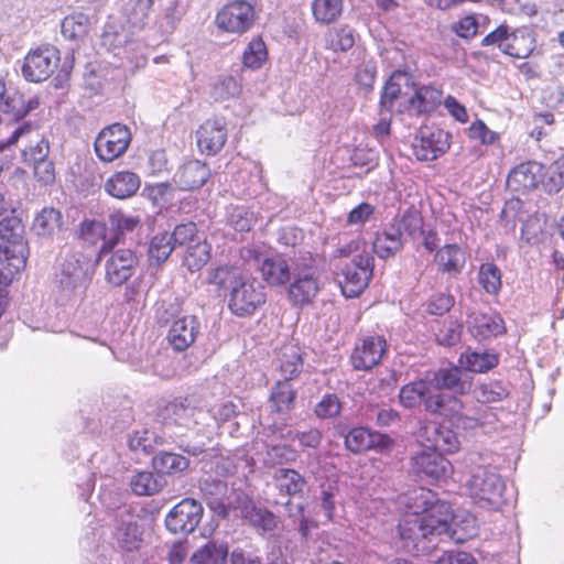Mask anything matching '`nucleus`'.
<instances>
[{
    "instance_id": "48",
    "label": "nucleus",
    "mask_w": 564,
    "mask_h": 564,
    "mask_svg": "<svg viewBox=\"0 0 564 564\" xmlns=\"http://www.w3.org/2000/svg\"><path fill=\"white\" fill-rule=\"evenodd\" d=\"M512 32L507 24H500L481 40V46H497L506 55H523V53L514 52V47L509 41H516V36H511Z\"/></svg>"
},
{
    "instance_id": "3",
    "label": "nucleus",
    "mask_w": 564,
    "mask_h": 564,
    "mask_svg": "<svg viewBox=\"0 0 564 564\" xmlns=\"http://www.w3.org/2000/svg\"><path fill=\"white\" fill-rule=\"evenodd\" d=\"M399 401L405 409L423 406L424 410L438 416L457 414L460 400L452 394L436 392L429 372L424 377L404 384L399 392Z\"/></svg>"
},
{
    "instance_id": "13",
    "label": "nucleus",
    "mask_w": 564,
    "mask_h": 564,
    "mask_svg": "<svg viewBox=\"0 0 564 564\" xmlns=\"http://www.w3.org/2000/svg\"><path fill=\"white\" fill-rule=\"evenodd\" d=\"M58 62V50L52 45H43L25 56L22 74L26 80L39 83L47 79L54 73Z\"/></svg>"
},
{
    "instance_id": "34",
    "label": "nucleus",
    "mask_w": 564,
    "mask_h": 564,
    "mask_svg": "<svg viewBox=\"0 0 564 564\" xmlns=\"http://www.w3.org/2000/svg\"><path fill=\"white\" fill-rule=\"evenodd\" d=\"M434 261L441 272L457 275L465 267L466 256L458 245L448 243L436 250Z\"/></svg>"
},
{
    "instance_id": "60",
    "label": "nucleus",
    "mask_w": 564,
    "mask_h": 564,
    "mask_svg": "<svg viewBox=\"0 0 564 564\" xmlns=\"http://www.w3.org/2000/svg\"><path fill=\"white\" fill-rule=\"evenodd\" d=\"M463 325L456 319L444 322L435 333L437 344L454 346L460 340Z\"/></svg>"
},
{
    "instance_id": "17",
    "label": "nucleus",
    "mask_w": 564,
    "mask_h": 564,
    "mask_svg": "<svg viewBox=\"0 0 564 564\" xmlns=\"http://www.w3.org/2000/svg\"><path fill=\"white\" fill-rule=\"evenodd\" d=\"M412 471L421 479L442 481L453 471L451 462L432 449H423L412 458Z\"/></svg>"
},
{
    "instance_id": "42",
    "label": "nucleus",
    "mask_w": 564,
    "mask_h": 564,
    "mask_svg": "<svg viewBox=\"0 0 564 564\" xmlns=\"http://www.w3.org/2000/svg\"><path fill=\"white\" fill-rule=\"evenodd\" d=\"M355 41V31L349 25L332 28L324 36L325 48L335 53L347 52L354 46Z\"/></svg>"
},
{
    "instance_id": "32",
    "label": "nucleus",
    "mask_w": 564,
    "mask_h": 564,
    "mask_svg": "<svg viewBox=\"0 0 564 564\" xmlns=\"http://www.w3.org/2000/svg\"><path fill=\"white\" fill-rule=\"evenodd\" d=\"M442 97V90L431 85L416 86L408 99V109L413 115L431 113L441 105Z\"/></svg>"
},
{
    "instance_id": "38",
    "label": "nucleus",
    "mask_w": 564,
    "mask_h": 564,
    "mask_svg": "<svg viewBox=\"0 0 564 564\" xmlns=\"http://www.w3.org/2000/svg\"><path fill=\"white\" fill-rule=\"evenodd\" d=\"M470 333L480 339L496 337L505 333L503 319L496 313H480L471 317Z\"/></svg>"
},
{
    "instance_id": "21",
    "label": "nucleus",
    "mask_w": 564,
    "mask_h": 564,
    "mask_svg": "<svg viewBox=\"0 0 564 564\" xmlns=\"http://www.w3.org/2000/svg\"><path fill=\"white\" fill-rule=\"evenodd\" d=\"M391 444L392 440L389 435L361 426L350 429L345 435L346 448L355 454L368 449L383 452L389 448Z\"/></svg>"
},
{
    "instance_id": "35",
    "label": "nucleus",
    "mask_w": 564,
    "mask_h": 564,
    "mask_svg": "<svg viewBox=\"0 0 564 564\" xmlns=\"http://www.w3.org/2000/svg\"><path fill=\"white\" fill-rule=\"evenodd\" d=\"M403 245L404 239L399 229L390 223L376 235L372 250L380 259H388L397 254L403 248Z\"/></svg>"
},
{
    "instance_id": "6",
    "label": "nucleus",
    "mask_w": 564,
    "mask_h": 564,
    "mask_svg": "<svg viewBox=\"0 0 564 564\" xmlns=\"http://www.w3.org/2000/svg\"><path fill=\"white\" fill-rule=\"evenodd\" d=\"M93 271L89 259L79 251L66 253L59 271L55 275V285L62 302L80 299L90 281Z\"/></svg>"
},
{
    "instance_id": "50",
    "label": "nucleus",
    "mask_w": 564,
    "mask_h": 564,
    "mask_svg": "<svg viewBox=\"0 0 564 564\" xmlns=\"http://www.w3.org/2000/svg\"><path fill=\"white\" fill-rule=\"evenodd\" d=\"M153 467L163 476V474H173L183 471L188 467V459L180 454L163 452L153 457Z\"/></svg>"
},
{
    "instance_id": "58",
    "label": "nucleus",
    "mask_w": 564,
    "mask_h": 564,
    "mask_svg": "<svg viewBox=\"0 0 564 564\" xmlns=\"http://www.w3.org/2000/svg\"><path fill=\"white\" fill-rule=\"evenodd\" d=\"M268 52L264 42L260 37H254L245 48L242 62L246 67L257 69L267 59Z\"/></svg>"
},
{
    "instance_id": "64",
    "label": "nucleus",
    "mask_w": 564,
    "mask_h": 564,
    "mask_svg": "<svg viewBox=\"0 0 564 564\" xmlns=\"http://www.w3.org/2000/svg\"><path fill=\"white\" fill-rule=\"evenodd\" d=\"M314 412L319 419H334L341 412V402L335 393H326L315 405Z\"/></svg>"
},
{
    "instance_id": "9",
    "label": "nucleus",
    "mask_w": 564,
    "mask_h": 564,
    "mask_svg": "<svg viewBox=\"0 0 564 564\" xmlns=\"http://www.w3.org/2000/svg\"><path fill=\"white\" fill-rule=\"evenodd\" d=\"M373 272V257L364 251L354 257L351 263L341 270L343 280L339 281L343 294L346 297L358 296L368 285Z\"/></svg>"
},
{
    "instance_id": "41",
    "label": "nucleus",
    "mask_w": 564,
    "mask_h": 564,
    "mask_svg": "<svg viewBox=\"0 0 564 564\" xmlns=\"http://www.w3.org/2000/svg\"><path fill=\"white\" fill-rule=\"evenodd\" d=\"M498 362V356L489 351L467 350L459 357L460 367L470 372H486L495 368Z\"/></svg>"
},
{
    "instance_id": "7",
    "label": "nucleus",
    "mask_w": 564,
    "mask_h": 564,
    "mask_svg": "<svg viewBox=\"0 0 564 564\" xmlns=\"http://www.w3.org/2000/svg\"><path fill=\"white\" fill-rule=\"evenodd\" d=\"M177 6L178 0H127L122 15L132 29L142 30L155 13L158 21H164L161 26L169 31L180 20Z\"/></svg>"
},
{
    "instance_id": "19",
    "label": "nucleus",
    "mask_w": 564,
    "mask_h": 564,
    "mask_svg": "<svg viewBox=\"0 0 564 564\" xmlns=\"http://www.w3.org/2000/svg\"><path fill=\"white\" fill-rule=\"evenodd\" d=\"M387 349L388 344L383 336H367L356 345L351 354V365L356 370H371L381 362Z\"/></svg>"
},
{
    "instance_id": "22",
    "label": "nucleus",
    "mask_w": 564,
    "mask_h": 564,
    "mask_svg": "<svg viewBox=\"0 0 564 564\" xmlns=\"http://www.w3.org/2000/svg\"><path fill=\"white\" fill-rule=\"evenodd\" d=\"M420 437L423 447L442 455L455 453L460 445L458 436L453 430L437 424L426 425Z\"/></svg>"
},
{
    "instance_id": "4",
    "label": "nucleus",
    "mask_w": 564,
    "mask_h": 564,
    "mask_svg": "<svg viewBox=\"0 0 564 564\" xmlns=\"http://www.w3.org/2000/svg\"><path fill=\"white\" fill-rule=\"evenodd\" d=\"M473 463L474 466L466 481L470 499L479 508L500 510L507 502L505 496L507 487L502 476L481 455L477 462L473 460Z\"/></svg>"
},
{
    "instance_id": "61",
    "label": "nucleus",
    "mask_w": 564,
    "mask_h": 564,
    "mask_svg": "<svg viewBox=\"0 0 564 564\" xmlns=\"http://www.w3.org/2000/svg\"><path fill=\"white\" fill-rule=\"evenodd\" d=\"M507 388L499 381L482 383L476 389V398L482 403L498 402L507 398Z\"/></svg>"
},
{
    "instance_id": "25",
    "label": "nucleus",
    "mask_w": 564,
    "mask_h": 564,
    "mask_svg": "<svg viewBox=\"0 0 564 564\" xmlns=\"http://www.w3.org/2000/svg\"><path fill=\"white\" fill-rule=\"evenodd\" d=\"M543 166L536 162H524L513 167L507 178V186L514 193H527L542 181Z\"/></svg>"
},
{
    "instance_id": "43",
    "label": "nucleus",
    "mask_w": 564,
    "mask_h": 564,
    "mask_svg": "<svg viewBox=\"0 0 564 564\" xmlns=\"http://www.w3.org/2000/svg\"><path fill=\"white\" fill-rule=\"evenodd\" d=\"M165 485L164 476L151 471H138L130 479L132 491L138 496H152Z\"/></svg>"
},
{
    "instance_id": "27",
    "label": "nucleus",
    "mask_w": 564,
    "mask_h": 564,
    "mask_svg": "<svg viewBox=\"0 0 564 564\" xmlns=\"http://www.w3.org/2000/svg\"><path fill=\"white\" fill-rule=\"evenodd\" d=\"M436 392L449 390L455 393L465 394L470 390V377L463 372L459 367L441 368L437 371H429Z\"/></svg>"
},
{
    "instance_id": "56",
    "label": "nucleus",
    "mask_w": 564,
    "mask_h": 564,
    "mask_svg": "<svg viewBox=\"0 0 564 564\" xmlns=\"http://www.w3.org/2000/svg\"><path fill=\"white\" fill-rule=\"evenodd\" d=\"M464 405L460 401V408L457 411V414L451 416H444L449 421L454 422L457 426L463 429H475L477 426H485L486 424H492L496 421V414L492 412L485 411L484 413L477 416H469L463 413Z\"/></svg>"
},
{
    "instance_id": "26",
    "label": "nucleus",
    "mask_w": 564,
    "mask_h": 564,
    "mask_svg": "<svg viewBox=\"0 0 564 564\" xmlns=\"http://www.w3.org/2000/svg\"><path fill=\"white\" fill-rule=\"evenodd\" d=\"M199 333V322L196 316H183L173 322L167 340L176 351H184L195 341Z\"/></svg>"
},
{
    "instance_id": "46",
    "label": "nucleus",
    "mask_w": 564,
    "mask_h": 564,
    "mask_svg": "<svg viewBox=\"0 0 564 564\" xmlns=\"http://www.w3.org/2000/svg\"><path fill=\"white\" fill-rule=\"evenodd\" d=\"M228 546L210 541L198 549L191 557L192 564H226Z\"/></svg>"
},
{
    "instance_id": "15",
    "label": "nucleus",
    "mask_w": 564,
    "mask_h": 564,
    "mask_svg": "<svg viewBox=\"0 0 564 564\" xmlns=\"http://www.w3.org/2000/svg\"><path fill=\"white\" fill-rule=\"evenodd\" d=\"M101 45L115 56L133 61L142 48V43L132 37L131 32L123 26H118L112 22L105 25L101 34Z\"/></svg>"
},
{
    "instance_id": "23",
    "label": "nucleus",
    "mask_w": 564,
    "mask_h": 564,
    "mask_svg": "<svg viewBox=\"0 0 564 564\" xmlns=\"http://www.w3.org/2000/svg\"><path fill=\"white\" fill-rule=\"evenodd\" d=\"M197 145L208 155L219 152L227 140L226 122L221 118L208 119L196 131Z\"/></svg>"
},
{
    "instance_id": "14",
    "label": "nucleus",
    "mask_w": 564,
    "mask_h": 564,
    "mask_svg": "<svg viewBox=\"0 0 564 564\" xmlns=\"http://www.w3.org/2000/svg\"><path fill=\"white\" fill-rule=\"evenodd\" d=\"M204 513L199 501L185 498L174 506L165 518V525L172 533L188 534L194 532Z\"/></svg>"
},
{
    "instance_id": "55",
    "label": "nucleus",
    "mask_w": 564,
    "mask_h": 564,
    "mask_svg": "<svg viewBox=\"0 0 564 564\" xmlns=\"http://www.w3.org/2000/svg\"><path fill=\"white\" fill-rule=\"evenodd\" d=\"M109 224L116 230V236L111 237L119 241L120 236L134 231L141 224L139 216L124 214L121 210H116L109 215Z\"/></svg>"
},
{
    "instance_id": "54",
    "label": "nucleus",
    "mask_w": 564,
    "mask_h": 564,
    "mask_svg": "<svg viewBox=\"0 0 564 564\" xmlns=\"http://www.w3.org/2000/svg\"><path fill=\"white\" fill-rule=\"evenodd\" d=\"M478 282L488 294H497L501 289V271L492 262L482 263L478 272Z\"/></svg>"
},
{
    "instance_id": "39",
    "label": "nucleus",
    "mask_w": 564,
    "mask_h": 564,
    "mask_svg": "<svg viewBox=\"0 0 564 564\" xmlns=\"http://www.w3.org/2000/svg\"><path fill=\"white\" fill-rule=\"evenodd\" d=\"M272 480L279 494L286 497L301 494L306 486L305 478L297 470L291 468L275 469Z\"/></svg>"
},
{
    "instance_id": "44",
    "label": "nucleus",
    "mask_w": 564,
    "mask_h": 564,
    "mask_svg": "<svg viewBox=\"0 0 564 564\" xmlns=\"http://www.w3.org/2000/svg\"><path fill=\"white\" fill-rule=\"evenodd\" d=\"M280 371L283 380H292L303 368L301 349L294 345H285L280 352Z\"/></svg>"
},
{
    "instance_id": "53",
    "label": "nucleus",
    "mask_w": 564,
    "mask_h": 564,
    "mask_svg": "<svg viewBox=\"0 0 564 564\" xmlns=\"http://www.w3.org/2000/svg\"><path fill=\"white\" fill-rule=\"evenodd\" d=\"M392 224L402 237H414L423 228V217L415 208H409L401 216L395 217Z\"/></svg>"
},
{
    "instance_id": "49",
    "label": "nucleus",
    "mask_w": 564,
    "mask_h": 564,
    "mask_svg": "<svg viewBox=\"0 0 564 564\" xmlns=\"http://www.w3.org/2000/svg\"><path fill=\"white\" fill-rule=\"evenodd\" d=\"M409 79L410 78L405 73L398 70L392 74V76L386 83L381 95L380 106L382 109L387 110L388 112L393 110L394 102L401 95V84L402 82L408 84Z\"/></svg>"
},
{
    "instance_id": "8",
    "label": "nucleus",
    "mask_w": 564,
    "mask_h": 564,
    "mask_svg": "<svg viewBox=\"0 0 564 564\" xmlns=\"http://www.w3.org/2000/svg\"><path fill=\"white\" fill-rule=\"evenodd\" d=\"M240 257L246 263L257 265L269 285H284L291 279L290 265L281 254H268L261 247L252 245L241 248Z\"/></svg>"
},
{
    "instance_id": "11",
    "label": "nucleus",
    "mask_w": 564,
    "mask_h": 564,
    "mask_svg": "<svg viewBox=\"0 0 564 564\" xmlns=\"http://www.w3.org/2000/svg\"><path fill=\"white\" fill-rule=\"evenodd\" d=\"M130 142V129L124 124L113 123L99 132L95 140V151L101 161L111 162L127 151Z\"/></svg>"
},
{
    "instance_id": "28",
    "label": "nucleus",
    "mask_w": 564,
    "mask_h": 564,
    "mask_svg": "<svg viewBox=\"0 0 564 564\" xmlns=\"http://www.w3.org/2000/svg\"><path fill=\"white\" fill-rule=\"evenodd\" d=\"M209 176L210 170L205 163L191 160L178 167L173 182L183 191H192L204 185Z\"/></svg>"
},
{
    "instance_id": "12",
    "label": "nucleus",
    "mask_w": 564,
    "mask_h": 564,
    "mask_svg": "<svg viewBox=\"0 0 564 564\" xmlns=\"http://www.w3.org/2000/svg\"><path fill=\"white\" fill-rule=\"evenodd\" d=\"M200 490L209 508L223 517H227L230 510H236L246 500L242 491L229 490L227 484L220 479L204 480Z\"/></svg>"
},
{
    "instance_id": "1",
    "label": "nucleus",
    "mask_w": 564,
    "mask_h": 564,
    "mask_svg": "<svg viewBox=\"0 0 564 564\" xmlns=\"http://www.w3.org/2000/svg\"><path fill=\"white\" fill-rule=\"evenodd\" d=\"M207 281L228 292V307L239 317L252 315L265 303V288L256 278L235 265H219L208 272Z\"/></svg>"
},
{
    "instance_id": "36",
    "label": "nucleus",
    "mask_w": 564,
    "mask_h": 564,
    "mask_svg": "<svg viewBox=\"0 0 564 564\" xmlns=\"http://www.w3.org/2000/svg\"><path fill=\"white\" fill-rule=\"evenodd\" d=\"M195 411L196 399L194 397L175 399L165 406L163 411V419L166 424H177L192 427V416L195 415Z\"/></svg>"
},
{
    "instance_id": "47",
    "label": "nucleus",
    "mask_w": 564,
    "mask_h": 564,
    "mask_svg": "<svg viewBox=\"0 0 564 564\" xmlns=\"http://www.w3.org/2000/svg\"><path fill=\"white\" fill-rule=\"evenodd\" d=\"M90 20L84 13H74L65 17L61 23L63 36L70 41L82 40L89 31Z\"/></svg>"
},
{
    "instance_id": "51",
    "label": "nucleus",
    "mask_w": 564,
    "mask_h": 564,
    "mask_svg": "<svg viewBox=\"0 0 564 564\" xmlns=\"http://www.w3.org/2000/svg\"><path fill=\"white\" fill-rule=\"evenodd\" d=\"M210 258V246L206 240H196L187 247L184 264L191 272L200 270Z\"/></svg>"
},
{
    "instance_id": "63",
    "label": "nucleus",
    "mask_w": 564,
    "mask_h": 564,
    "mask_svg": "<svg viewBox=\"0 0 564 564\" xmlns=\"http://www.w3.org/2000/svg\"><path fill=\"white\" fill-rule=\"evenodd\" d=\"M155 443V434L145 429L134 431L128 441L131 451L144 454H150L154 449Z\"/></svg>"
},
{
    "instance_id": "33",
    "label": "nucleus",
    "mask_w": 564,
    "mask_h": 564,
    "mask_svg": "<svg viewBox=\"0 0 564 564\" xmlns=\"http://www.w3.org/2000/svg\"><path fill=\"white\" fill-rule=\"evenodd\" d=\"M141 184L140 177L130 171L113 173L104 184L107 194L118 199L133 196Z\"/></svg>"
},
{
    "instance_id": "40",
    "label": "nucleus",
    "mask_w": 564,
    "mask_h": 564,
    "mask_svg": "<svg viewBox=\"0 0 564 564\" xmlns=\"http://www.w3.org/2000/svg\"><path fill=\"white\" fill-rule=\"evenodd\" d=\"M63 226L62 213L54 207H44L34 218L32 229L39 237H53Z\"/></svg>"
},
{
    "instance_id": "16",
    "label": "nucleus",
    "mask_w": 564,
    "mask_h": 564,
    "mask_svg": "<svg viewBox=\"0 0 564 564\" xmlns=\"http://www.w3.org/2000/svg\"><path fill=\"white\" fill-rule=\"evenodd\" d=\"M139 258L134 251L120 248L112 251L105 262V280L112 286L126 284L135 273Z\"/></svg>"
},
{
    "instance_id": "52",
    "label": "nucleus",
    "mask_w": 564,
    "mask_h": 564,
    "mask_svg": "<svg viewBox=\"0 0 564 564\" xmlns=\"http://www.w3.org/2000/svg\"><path fill=\"white\" fill-rule=\"evenodd\" d=\"M312 12L315 20L319 23H332L336 21L343 12V0H314Z\"/></svg>"
},
{
    "instance_id": "29",
    "label": "nucleus",
    "mask_w": 564,
    "mask_h": 564,
    "mask_svg": "<svg viewBox=\"0 0 564 564\" xmlns=\"http://www.w3.org/2000/svg\"><path fill=\"white\" fill-rule=\"evenodd\" d=\"M406 514H436L442 516L441 505H448L437 498L436 494L426 488H416L405 496Z\"/></svg>"
},
{
    "instance_id": "18",
    "label": "nucleus",
    "mask_w": 564,
    "mask_h": 564,
    "mask_svg": "<svg viewBox=\"0 0 564 564\" xmlns=\"http://www.w3.org/2000/svg\"><path fill=\"white\" fill-rule=\"evenodd\" d=\"M113 536L120 549L126 552H132L140 547L142 531L138 524V517L132 513L131 507L119 508Z\"/></svg>"
},
{
    "instance_id": "31",
    "label": "nucleus",
    "mask_w": 564,
    "mask_h": 564,
    "mask_svg": "<svg viewBox=\"0 0 564 564\" xmlns=\"http://www.w3.org/2000/svg\"><path fill=\"white\" fill-rule=\"evenodd\" d=\"M39 107V99L32 97L28 100L15 89L4 88L2 90V113L10 117V121H19L32 110Z\"/></svg>"
},
{
    "instance_id": "45",
    "label": "nucleus",
    "mask_w": 564,
    "mask_h": 564,
    "mask_svg": "<svg viewBox=\"0 0 564 564\" xmlns=\"http://www.w3.org/2000/svg\"><path fill=\"white\" fill-rule=\"evenodd\" d=\"M296 391L290 380H280L273 387L270 402L271 408L279 413H288L294 403Z\"/></svg>"
},
{
    "instance_id": "57",
    "label": "nucleus",
    "mask_w": 564,
    "mask_h": 564,
    "mask_svg": "<svg viewBox=\"0 0 564 564\" xmlns=\"http://www.w3.org/2000/svg\"><path fill=\"white\" fill-rule=\"evenodd\" d=\"M227 221L237 231H249L256 223V217L246 206H230Z\"/></svg>"
},
{
    "instance_id": "20",
    "label": "nucleus",
    "mask_w": 564,
    "mask_h": 564,
    "mask_svg": "<svg viewBox=\"0 0 564 564\" xmlns=\"http://www.w3.org/2000/svg\"><path fill=\"white\" fill-rule=\"evenodd\" d=\"M451 134L442 129H422L413 143V153L419 161H433L449 149Z\"/></svg>"
},
{
    "instance_id": "10",
    "label": "nucleus",
    "mask_w": 564,
    "mask_h": 564,
    "mask_svg": "<svg viewBox=\"0 0 564 564\" xmlns=\"http://www.w3.org/2000/svg\"><path fill=\"white\" fill-rule=\"evenodd\" d=\"M256 11L253 6L245 0H237L224 6L215 18V24L224 32L243 34L253 24Z\"/></svg>"
},
{
    "instance_id": "30",
    "label": "nucleus",
    "mask_w": 564,
    "mask_h": 564,
    "mask_svg": "<svg viewBox=\"0 0 564 564\" xmlns=\"http://www.w3.org/2000/svg\"><path fill=\"white\" fill-rule=\"evenodd\" d=\"M236 510H239L240 516L257 530L271 532L278 527V517L269 509L253 503L247 496Z\"/></svg>"
},
{
    "instance_id": "62",
    "label": "nucleus",
    "mask_w": 564,
    "mask_h": 564,
    "mask_svg": "<svg viewBox=\"0 0 564 564\" xmlns=\"http://www.w3.org/2000/svg\"><path fill=\"white\" fill-rule=\"evenodd\" d=\"M240 91V82L234 76H227L215 84L212 96L217 101H225L239 96Z\"/></svg>"
},
{
    "instance_id": "37",
    "label": "nucleus",
    "mask_w": 564,
    "mask_h": 564,
    "mask_svg": "<svg viewBox=\"0 0 564 564\" xmlns=\"http://www.w3.org/2000/svg\"><path fill=\"white\" fill-rule=\"evenodd\" d=\"M79 235L80 238L89 245H96L98 241L102 240L99 257L111 251L117 245V239H107L106 224L96 219H85L79 226Z\"/></svg>"
},
{
    "instance_id": "5",
    "label": "nucleus",
    "mask_w": 564,
    "mask_h": 564,
    "mask_svg": "<svg viewBox=\"0 0 564 564\" xmlns=\"http://www.w3.org/2000/svg\"><path fill=\"white\" fill-rule=\"evenodd\" d=\"M25 228L15 209L6 215L2 207V285L11 283L26 265Z\"/></svg>"
},
{
    "instance_id": "24",
    "label": "nucleus",
    "mask_w": 564,
    "mask_h": 564,
    "mask_svg": "<svg viewBox=\"0 0 564 564\" xmlns=\"http://www.w3.org/2000/svg\"><path fill=\"white\" fill-rule=\"evenodd\" d=\"M319 291V283L312 270L293 273L288 289L290 302L295 306H305L313 302Z\"/></svg>"
},
{
    "instance_id": "2",
    "label": "nucleus",
    "mask_w": 564,
    "mask_h": 564,
    "mask_svg": "<svg viewBox=\"0 0 564 564\" xmlns=\"http://www.w3.org/2000/svg\"><path fill=\"white\" fill-rule=\"evenodd\" d=\"M442 516L436 514H405L399 523V534L402 547L415 555L430 553L435 549L437 538L453 536L457 517L453 514L449 505H441Z\"/></svg>"
},
{
    "instance_id": "59",
    "label": "nucleus",
    "mask_w": 564,
    "mask_h": 564,
    "mask_svg": "<svg viewBox=\"0 0 564 564\" xmlns=\"http://www.w3.org/2000/svg\"><path fill=\"white\" fill-rule=\"evenodd\" d=\"M175 248L170 234L163 232L154 236L149 248V258L156 263L164 262Z\"/></svg>"
}]
</instances>
